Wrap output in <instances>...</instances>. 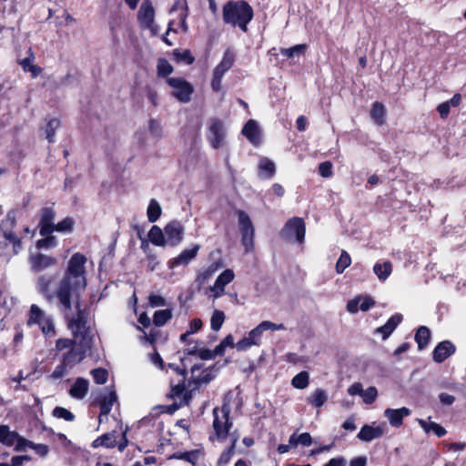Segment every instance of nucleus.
Returning <instances> with one entry per match:
<instances>
[{
  "label": "nucleus",
  "instance_id": "5701e85b",
  "mask_svg": "<svg viewBox=\"0 0 466 466\" xmlns=\"http://www.w3.org/2000/svg\"><path fill=\"white\" fill-rule=\"evenodd\" d=\"M192 378L194 383L197 386L201 384H207L210 382L214 379V375L212 374V370L206 369L202 370L201 364H196L191 369Z\"/></svg>",
  "mask_w": 466,
  "mask_h": 466
},
{
  "label": "nucleus",
  "instance_id": "f03ea898",
  "mask_svg": "<svg viewBox=\"0 0 466 466\" xmlns=\"http://www.w3.org/2000/svg\"><path fill=\"white\" fill-rule=\"evenodd\" d=\"M56 350L59 364L50 375L53 380L64 378L86 358L83 347L71 339H58L56 342Z\"/></svg>",
  "mask_w": 466,
  "mask_h": 466
},
{
  "label": "nucleus",
  "instance_id": "0e129e2a",
  "mask_svg": "<svg viewBox=\"0 0 466 466\" xmlns=\"http://www.w3.org/2000/svg\"><path fill=\"white\" fill-rule=\"evenodd\" d=\"M216 270H217L216 267H214V266L208 267L206 270H204L203 272H201L198 275L197 280L199 283H205L207 280H208L212 277V275L215 273Z\"/></svg>",
  "mask_w": 466,
  "mask_h": 466
},
{
  "label": "nucleus",
  "instance_id": "49530a36",
  "mask_svg": "<svg viewBox=\"0 0 466 466\" xmlns=\"http://www.w3.org/2000/svg\"><path fill=\"white\" fill-rule=\"evenodd\" d=\"M225 321V313L221 310L215 309L210 319V326L214 331H218Z\"/></svg>",
  "mask_w": 466,
  "mask_h": 466
},
{
  "label": "nucleus",
  "instance_id": "f8f14e48",
  "mask_svg": "<svg viewBox=\"0 0 466 466\" xmlns=\"http://www.w3.org/2000/svg\"><path fill=\"white\" fill-rule=\"evenodd\" d=\"M0 443L6 447H14L15 451H24L26 439L15 431H11L8 425L0 424Z\"/></svg>",
  "mask_w": 466,
  "mask_h": 466
},
{
  "label": "nucleus",
  "instance_id": "7c9ffc66",
  "mask_svg": "<svg viewBox=\"0 0 466 466\" xmlns=\"http://www.w3.org/2000/svg\"><path fill=\"white\" fill-rule=\"evenodd\" d=\"M116 444V432H108L101 435L96 438L92 442L93 448L105 447V448H114Z\"/></svg>",
  "mask_w": 466,
  "mask_h": 466
},
{
  "label": "nucleus",
  "instance_id": "9d476101",
  "mask_svg": "<svg viewBox=\"0 0 466 466\" xmlns=\"http://www.w3.org/2000/svg\"><path fill=\"white\" fill-rule=\"evenodd\" d=\"M186 377L182 376L177 384H174L173 380L170 381V398L175 400V403L169 407L171 410H177L184 405H187L191 400V393L186 389Z\"/></svg>",
  "mask_w": 466,
  "mask_h": 466
},
{
  "label": "nucleus",
  "instance_id": "4be33fe9",
  "mask_svg": "<svg viewBox=\"0 0 466 466\" xmlns=\"http://www.w3.org/2000/svg\"><path fill=\"white\" fill-rule=\"evenodd\" d=\"M401 321L402 315L396 313L392 315L383 326L377 328L375 333L381 334L382 339L385 340L391 335Z\"/></svg>",
  "mask_w": 466,
  "mask_h": 466
},
{
  "label": "nucleus",
  "instance_id": "c85d7f7f",
  "mask_svg": "<svg viewBox=\"0 0 466 466\" xmlns=\"http://www.w3.org/2000/svg\"><path fill=\"white\" fill-rule=\"evenodd\" d=\"M1 236L4 240L0 239V245L2 243L5 246L13 245L14 253L17 254L22 248L20 238L14 231H1Z\"/></svg>",
  "mask_w": 466,
  "mask_h": 466
},
{
  "label": "nucleus",
  "instance_id": "de8ad7c7",
  "mask_svg": "<svg viewBox=\"0 0 466 466\" xmlns=\"http://www.w3.org/2000/svg\"><path fill=\"white\" fill-rule=\"evenodd\" d=\"M200 454H201L200 451L193 450L190 451H186V452L175 455V458L186 461L195 466L198 461Z\"/></svg>",
  "mask_w": 466,
  "mask_h": 466
},
{
  "label": "nucleus",
  "instance_id": "052dcab7",
  "mask_svg": "<svg viewBox=\"0 0 466 466\" xmlns=\"http://www.w3.org/2000/svg\"><path fill=\"white\" fill-rule=\"evenodd\" d=\"M144 93L146 97L153 106H157L158 105V95L155 89H153L149 86H147L144 88Z\"/></svg>",
  "mask_w": 466,
  "mask_h": 466
},
{
  "label": "nucleus",
  "instance_id": "5fc2aeb1",
  "mask_svg": "<svg viewBox=\"0 0 466 466\" xmlns=\"http://www.w3.org/2000/svg\"><path fill=\"white\" fill-rule=\"evenodd\" d=\"M91 375L96 384H105L107 380L108 372L103 368H97L91 371Z\"/></svg>",
  "mask_w": 466,
  "mask_h": 466
},
{
  "label": "nucleus",
  "instance_id": "13d9d810",
  "mask_svg": "<svg viewBox=\"0 0 466 466\" xmlns=\"http://www.w3.org/2000/svg\"><path fill=\"white\" fill-rule=\"evenodd\" d=\"M378 396V390L375 387L370 386L365 390H363L361 397L363 399L364 403L372 404Z\"/></svg>",
  "mask_w": 466,
  "mask_h": 466
},
{
  "label": "nucleus",
  "instance_id": "0eeeda50",
  "mask_svg": "<svg viewBox=\"0 0 466 466\" xmlns=\"http://www.w3.org/2000/svg\"><path fill=\"white\" fill-rule=\"evenodd\" d=\"M230 408L228 404H223L221 409L213 410V428L218 439L225 440L228 434L232 422L229 420Z\"/></svg>",
  "mask_w": 466,
  "mask_h": 466
},
{
  "label": "nucleus",
  "instance_id": "79ce46f5",
  "mask_svg": "<svg viewBox=\"0 0 466 466\" xmlns=\"http://www.w3.org/2000/svg\"><path fill=\"white\" fill-rule=\"evenodd\" d=\"M16 226V217L14 211H9L1 221L0 231H14Z\"/></svg>",
  "mask_w": 466,
  "mask_h": 466
},
{
  "label": "nucleus",
  "instance_id": "ea45409f",
  "mask_svg": "<svg viewBox=\"0 0 466 466\" xmlns=\"http://www.w3.org/2000/svg\"><path fill=\"white\" fill-rule=\"evenodd\" d=\"M309 384V375L307 371H300L291 380V385L295 389L304 390Z\"/></svg>",
  "mask_w": 466,
  "mask_h": 466
},
{
  "label": "nucleus",
  "instance_id": "dca6fc26",
  "mask_svg": "<svg viewBox=\"0 0 466 466\" xmlns=\"http://www.w3.org/2000/svg\"><path fill=\"white\" fill-rule=\"evenodd\" d=\"M286 329V327L284 324H276L269 320H264L260 322L256 328L252 329L248 336V339L251 340V343H254V345H259L260 344V338L263 332L271 330H284Z\"/></svg>",
  "mask_w": 466,
  "mask_h": 466
},
{
  "label": "nucleus",
  "instance_id": "58836bf2",
  "mask_svg": "<svg viewBox=\"0 0 466 466\" xmlns=\"http://www.w3.org/2000/svg\"><path fill=\"white\" fill-rule=\"evenodd\" d=\"M370 116L378 125H382L385 120V107L380 102H375L372 105Z\"/></svg>",
  "mask_w": 466,
  "mask_h": 466
},
{
  "label": "nucleus",
  "instance_id": "4d7b16f0",
  "mask_svg": "<svg viewBox=\"0 0 466 466\" xmlns=\"http://www.w3.org/2000/svg\"><path fill=\"white\" fill-rule=\"evenodd\" d=\"M224 76L225 75L223 73H220L216 69L213 70L210 86L214 92L218 93L222 90L221 83Z\"/></svg>",
  "mask_w": 466,
  "mask_h": 466
},
{
  "label": "nucleus",
  "instance_id": "09e8293b",
  "mask_svg": "<svg viewBox=\"0 0 466 466\" xmlns=\"http://www.w3.org/2000/svg\"><path fill=\"white\" fill-rule=\"evenodd\" d=\"M157 71L158 76H167L173 72V66L165 58H159L157 61Z\"/></svg>",
  "mask_w": 466,
  "mask_h": 466
},
{
  "label": "nucleus",
  "instance_id": "338daca9",
  "mask_svg": "<svg viewBox=\"0 0 466 466\" xmlns=\"http://www.w3.org/2000/svg\"><path fill=\"white\" fill-rule=\"evenodd\" d=\"M451 107V106L449 105V103L447 101L443 102L438 106L437 111L439 112L441 118L445 119L448 117V116L450 114Z\"/></svg>",
  "mask_w": 466,
  "mask_h": 466
},
{
  "label": "nucleus",
  "instance_id": "39448f33",
  "mask_svg": "<svg viewBox=\"0 0 466 466\" xmlns=\"http://www.w3.org/2000/svg\"><path fill=\"white\" fill-rule=\"evenodd\" d=\"M37 324L46 337L52 338L56 335L53 319L46 316L44 311L35 304L30 308V315L27 325Z\"/></svg>",
  "mask_w": 466,
  "mask_h": 466
},
{
  "label": "nucleus",
  "instance_id": "e2e57ef3",
  "mask_svg": "<svg viewBox=\"0 0 466 466\" xmlns=\"http://www.w3.org/2000/svg\"><path fill=\"white\" fill-rule=\"evenodd\" d=\"M319 173L323 177H329L332 176V164L329 161H325L319 164Z\"/></svg>",
  "mask_w": 466,
  "mask_h": 466
},
{
  "label": "nucleus",
  "instance_id": "9b49d317",
  "mask_svg": "<svg viewBox=\"0 0 466 466\" xmlns=\"http://www.w3.org/2000/svg\"><path fill=\"white\" fill-rule=\"evenodd\" d=\"M208 141L214 149L223 147L226 144V127L222 120L212 118L207 134Z\"/></svg>",
  "mask_w": 466,
  "mask_h": 466
},
{
  "label": "nucleus",
  "instance_id": "69168bd1",
  "mask_svg": "<svg viewBox=\"0 0 466 466\" xmlns=\"http://www.w3.org/2000/svg\"><path fill=\"white\" fill-rule=\"evenodd\" d=\"M149 131L151 134L157 137H159L161 136V126L158 121L155 119H150L149 121Z\"/></svg>",
  "mask_w": 466,
  "mask_h": 466
},
{
  "label": "nucleus",
  "instance_id": "c03bdc74",
  "mask_svg": "<svg viewBox=\"0 0 466 466\" xmlns=\"http://www.w3.org/2000/svg\"><path fill=\"white\" fill-rule=\"evenodd\" d=\"M59 126H60V121H59V119H57L56 117L50 118L47 121L45 131H46V139L48 140V142L52 143L55 141V133H56V130L59 127Z\"/></svg>",
  "mask_w": 466,
  "mask_h": 466
},
{
  "label": "nucleus",
  "instance_id": "f257e3e1",
  "mask_svg": "<svg viewBox=\"0 0 466 466\" xmlns=\"http://www.w3.org/2000/svg\"><path fill=\"white\" fill-rule=\"evenodd\" d=\"M86 258L83 254H73L54 290L50 289L54 276L41 275L36 280L37 291L48 302L56 300V308L66 319L73 336L83 339H86L89 329L85 312L80 308V296L86 288Z\"/></svg>",
  "mask_w": 466,
  "mask_h": 466
},
{
  "label": "nucleus",
  "instance_id": "774afa93",
  "mask_svg": "<svg viewBox=\"0 0 466 466\" xmlns=\"http://www.w3.org/2000/svg\"><path fill=\"white\" fill-rule=\"evenodd\" d=\"M149 358H150V360L151 362L157 366V368H159L160 370H163L164 367H165V364H164V361L161 358V356L159 355L158 352L157 351H154L153 353H151L149 355Z\"/></svg>",
  "mask_w": 466,
  "mask_h": 466
},
{
  "label": "nucleus",
  "instance_id": "b1692460",
  "mask_svg": "<svg viewBox=\"0 0 466 466\" xmlns=\"http://www.w3.org/2000/svg\"><path fill=\"white\" fill-rule=\"evenodd\" d=\"M384 432V429L382 426H370V425H364L360 432L358 433V438L366 442H370L377 438H380L382 436Z\"/></svg>",
  "mask_w": 466,
  "mask_h": 466
},
{
  "label": "nucleus",
  "instance_id": "2f4dec72",
  "mask_svg": "<svg viewBox=\"0 0 466 466\" xmlns=\"http://www.w3.org/2000/svg\"><path fill=\"white\" fill-rule=\"evenodd\" d=\"M234 62L235 55L230 50H227L225 51L221 61L214 69L225 75L233 66Z\"/></svg>",
  "mask_w": 466,
  "mask_h": 466
},
{
  "label": "nucleus",
  "instance_id": "4468645a",
  "mask_svg": "<svg viewBox=\"0 0 466 466\" xmlns=\"http://www.w3.org/2000/svg\"><path fill=\"white\" fill-rule=\"evenodd\" d=\"M166 245L171 247L178 246L184 236V228L178 221H171L165 228Z\"/></svg>",
  "mask_w": 466,
  "mask_h": 466
},
{
  "label": "nucleus",
  "instance_id": "c9c22d12",
  "mask_svg": "<svg viewBox=\"0 0 466 466\" xmlns=\"http://www.w3.org/2000/svg\"><path fill=\"white\" fill-rule=\"evenodd\" d=\"M149 240L156 246L163 247L166 245L165 230L157 226H153L148 233Z\"/></svg>",
  "mask_w": 466,
  "mask_h": 466
},
{
  "label": "nucleus",
  "instance_id": "20e7f679",
  "mask_svg": "<svg viewBox=\"0 0 466 466\" xmlns=\"http://www.w3.org/2000/svg\"><path fill=\"white\" fill-rule=\"evenodd\" d=\"M238 224L241 234V243L246 252H249L254 248L255 228L248 214L244 210H237Z\"/></svg>",
  "mask_w": 466,
  "mask_h": 466
},
{
  "label": "nucleus",
  "instance_id": "8fccbe9b",
  "mask_svg": "<svg viewBox=\"0 0 466 466\" xmlns=\"http://www.w3.org/2000/svg\"><path fill=\"white\" fill-rule=\"evenodd\" d=\"M173 55L177 62H183L186 65H191L195 61L194 56L191 55L190 51L186 49L183 51H179L177 49L174 50Z\"/></svg>",
  "mask_w": 466,
  "mask_h": 466
},
{
  "label": "nucleus",
  "instance_id": "f3484780",
  "mask_svg": "<svg viewBox=\"0 0 466 466\" xmlns=\"http://www.w3.org/2000/svg\"><path fill=\"white\" fill-rule=\"evenodd\" d=\"M29 263L32 271L40 272L55 266L57 263V259L42 253H36L30 255Z\"/></svg>",
  "mask_w": 466,
  "mask_h": 466
},
{
  "label": "nucleus",
  "instance_id": "6e6d98bb",
  "mask_svg": "<svg viewBox=\"0 0 466 466\" xmlns=\"http://www.w3.org/2000/svg\"><path fill=\"white\" fill-rule=\"evenodd\" d=\"M224 76L225 75L223 73H220L216 69L213 70L210 86L214 92L218 93L222 90L221 83Z\"/></svg>",
  "mask_w": 466,
  "mask_h": 466
},
{
  "label": "nucleus",
  "instance_id": "7ed1b4c3",
  "mask_svg": "<svg viewBox=\"0 0 466 466\" xmlns=\"http://www.w3.org/2000/svg\"><path fill=\"white\" fill-rule=\"evenodd\" d=\"M222 13L225 24L238 27L244 33L248 31V25L254 16L253 8L244 0L228 2L223 6Z\"/></svg>",
  "mask_w": 466,
  "mask_h": 466
},
{
  "label": "nucleus",
  "instance_id": "ddd939ff",
  "mask_svg": "<svg viewBox=\"0 0 466 466\" xmlns=\"http://www.w3.org/2000/svg\"><path fill=\"white\" fill-rule=\"evenodd\" d=\"M39 234L40 236H46L53 234V228L55 226L56 210L54 207H45L39 210Z\"/></svg>",
  "mask_w": 466,
  "mask_h": 466
},
{
  "label": "nucleus",
  "instance_id": "6e6552de",
  "mask_svg": "<svg viewBox=\"0 0 466 466\" xmlns=\"http://www.w3.org/2000/svg\"><path fill=\"white\" fill-rule=\"evenodd\" d=\"M137 21L144 29H148L152 35H157L159 27L155 24V8L150 0H144L137 12Z\"/></svg>",
  "mask_w": 466,
  "mask_h": 466
},
{
  "label": "nucleus",
  "instance_id": "a19ab883",
  "mask_svg": "<svg viewBox=\"0 0 466 466\" xmlns=\"http://www.w3.org/2000/svg\"><path fill=\"white\" fill-rule=\"evenodd\" d=\"M75 221L72 218L66 217L57 224H55L53 228V233L55 231L60 233H71L74 229Z\"/></svg>",
  "mask_w": 466,
  "mask_h": 466
},
{
  "label": "nucleus",
  "instance_id": "a878e982",
  "mask_svg": "<svg viewBox=\"0 0 466 466\" xmlns=\"http://www.w3.org/2000/svg\"><path fill=\"white\" fill-rule=\"evenodd\" d=\"M89 382L87 380L78 378L69 390V394L72 398L82 400L86 397L88 391Z\"/></svg>",
  "mask_w": 466,
  "mask_h": 466
},
{
  "label": "nucleus",
  "instance_id": "72a5a7b5",
  "mask_svg": "<svg viewBox=\"0 0 466 466\" xmlns=\"http://www.w3.org/2000/svg\"><path fill=\"white\" fill-rule=\"evenodd\" d=\"M289 443L292 448H297L299 445L309 447L312 444V438L308 432H303L299 435L294 432L289 437Z\"/></svg>",
  "mask_w": 466,
  "mask_h": 466
},
{
  "label": "nucleus",
  "instance_id": "412c9836",
  "mask_svg": "<svg viewBox=\"0 0 466 466\" xmlns=\"http://www.w3.org/2000/svg\"><path fill=\"white\" fill-rule=\"evenodd\" d=\"M410 414V410L402 407L400 409H386L384 410V416L388 419L390 424L392 427L399 428L402 425V420L405 417Z\"/></svg>",
  "mask_w": 466,
  "mask_h": 466
},
{
  "label": "nucleus",
  "instance_id": "393cba45",
  "mask_svg": "<svg viewBox=\"0 0 466 466\" xmlns=\"http://www.w3.org/2000/svg\"><path fill=\"white\" fill-rule=\"evenodd\" d=\"M392 269V263L389 260H379L373 266V272L381 282H385L389 279Z\"/></svg>",
  "mask_w": 466,
  "mask_h": 466
},
{
  "label": "nucleus",
  "instance_id": "680f3d73",
  "mask_svg": "<svg viewBox=\"0 0 466 466\" xmlns=\"http://www.w3.org/2000/svg\"><path fill=\"white\" fill-rule=\"evenodd\" d=\"M148 303L152 308L164 307L167 305L165 298L157 294L149 295Z\"/></svg>",
  "mask_w": 466,
  "mask_h": 466
},
{
  "label": "nucleus",
  "instance_id": "a211bd4d",
  "mask_svg": "<svg viewBox=\"0 0 466 466\" xmlns=\"http://www.w3.org/2000/svg\"><path fill=\"white\" fill-rule=\"evenodd\" d=\"M235 278L234 271L230 268L225 269L216 279L214 285L210 288L214 299H218L225 293V287Z\"/></svg>",
  "mask_w": 466,
  "mask_h": 466
},
{
  "label": "nucleus",
  "instance_id": "c756f323",
  "mask_svg": "<svg viewBox=\"0 0 466 466\" xmlns=\"http://www.w3.org/2000/svg\"><path fill=\"white\" fill-rule=\"evenodd\" d=\"M116 400L117 396L115 390H110L108 394L102 397L100 401L101 417L107 418Z\"/></svg>",
  "mask_w": 466,
  "mask_h": 466
},
{
  "label": "nucleus",
  "instance_id": "6ab92c4d",
  "mask_svg": "<svg viewBox=\"0 0 466 466\" xmlns=\"http://www.w3.org/2000/svg\"><path fill=\"white\" fill-rule=\"evenodd\" d=\"M242 134L254 146L258 147L262 142L261 130L257 121L248 120L242 128Z\"/></svg>",
  "mask_w": 466,
  "mask_h": 466
},
{
  "label": "nucleus",
  "instance_id": "3c124183",
  "mask_svg": "<svg viewBox=\"0 0 466 466\" xmlns=\"http://www.w3.org/2000/svg\"><path fill=\"white\" fill-rule=\"evenodd\" d=\"M306 47V45H296L289 48H282L280 54L288 58H293L296 56L301 55Z\"/></svg>",
  "mask_w": 466,
  "mask_h": 466
},
{
  "label": "nucleus",
  "instance_id": "603ef678",
  "mask_svg": "<svg viewBox=\"0 0 466 466\" xmlns=\"http://www.w3.org/2000/svg\"><path fill=\"white\" fill-rule=\"evenodd\" d=\"M26 448L33 449L40 457H46L49 452V448L46 444H35L33 441L26 440V444H24V450Z\"/></svg>",
  "mask_w": 466,
  "mask_h": 466
},
{
  "label": "nucleus",
  "instance_id": "864d4df0",
  "mask_svg": "<svg viewBox=\"0 0 466 466\" xmlns=\"http://www.w3.org/2000/svg\"><path fill=\"white\" fill-rule=\"evenodd\" d=\"M53 416L58 419H64L66 421H73L75 415L68 410L63 407H56L52 412Z\"/></svg>",
  "mask_w": 466,
  "mask_h": 466
},
{
  "label": "nucleus",
  "instance_id": "bb28decb",
  "mask_svg": "<svg viewBox=\"0 0 466 466\" xmlns=\"http://www.w3.org/2000/svg\"><path fill=\"white\" fill-rule=\"evenodd\" d=\"M276 172V167L273 161L267 157L260 158L258 162V176L264 179L271 178Z\"/></svg>",
  "mask_w": 466,
  "mask_h": 466
},
{
  "label": "nucleus",
  "instance_id": "4c0bfd02",
  "mask_svg": "<svg viewBox=\"0 0 466 466\" xmlns=\"http://www.w3.org/2000/svg\"><path fill=\"white\" fill-rule=\"evenodd\" d=\"M172 318V310L170 309H159L155 311L153 315V323L161 327L164 326Z\"/></svg>",
  "mask_w": 466,
  "mask_h": 466
},
{
  "label": "nucleus",
  "instance_id": "aec40b11",
  "mask_svg": "<svg viewBox=\"0 0 466 466\" xmlns=\"http://www.w3.org/2000/svg\"><path fill=\"white\" fill-rule=\"evenodd\" d=\"M455 346L450 340L440 342L432 352V358L435 362L441 363L455 352Z\"/></svg>",
  "mask_w": 466,
  "mask_h": 466
},
{
  "label": "nucleus",
  "instance_id": "e433bc0d",
  "mask_svg": "<svg viewBox=\"0 0 466 466\" xmlns=\"http://www.w3.org/2000/svg\"><path fill=\"white\" fill-rule=\"evenodd\" d=\"M161 213L162 209L159 203L154 198L151 199L147 209L148 221L151 223L156 222L160 218Z\"/></svg>",
  "mask_w": 466,
  "mask_h": 466
},
{
  "label": "nucleus",
  "instance_id": "2eb2a0df",
  "mask_svg": "<svg viewBox=\"0 0 466 466\" xmlns=\"http://www.w3.org/2000/svg\"><path fill=\"white\" fill-rule=\"evenodd\" d=\"M200 248V245L194 244L190 248L182 250L178 256L167 262L168 268L175 269L179 266H187L197 257Z\"/></svg>",
  "mask_w": 466,
  "mask_h": 466
},
{
  "label": "nucleus",
  "instance_id": "bf43d9fd",
  "mask_svg": "<svg viewBox=\"0 0 466 466\" xmlns=\"http://www.w3.org/2000/svg\"><path fill=\"white\" fill-rule=\"evenodd\" d=\"M234 453L235 451L232 450V448H227L224 450L218 460V466H226L228 464Z\"/></svg>",
  "mask_w": 466,
  "mask_h": 466
},
{
  "label": "nucleus",
  "instance_id": "a18cd8bd",
  "mask_svg": "<svg viewBox=\"0 0 466 466\" xmlns=\"http://www.w3.org/2000/svg\"><path fill=\"white\" fill-rule=\"evenodd\" d=\"M351 258L346 250H342L336 263V272L341 274L350 265Z\"/></svg>",
  "mask_w": 466,
  "mask_h": 466
},
{
  "label": "nucleus",
  "instance_id": "423d86ee",
  "mask_svg": "<svg viewBox=\"0 0 466 466\" xmlns=\"http://www.w3.org/2000/svg\"><path fill=\"white\" fill-rule=\"evenodd\" d=\"M306 233L305 222L301 218L294 217L289 219L280 230V238L286 240H296L301 244L304 242Z\"/></svg>",
  "mask_w": 466,
  "mask_h": 466
},
{
  "label": "nucleus",
  "instance_id": "cd10ccee",
  "mask_svg": "<svg viewBox=\"0 0 466 466\" xmlns=\"http://www.w3.org/2000/svg\"><path fill=\"white\" fill-rule=\"evenodd\" d=\"M328 393L325 390L318 388L308 398L307 402L315 408H321L328 400Z\"/></svg>",
  "mask_w": 466,
  "mask_h": 466
},
{
  "label": "nucleus",
  "instance_id": "f704fd0d",
  "mask_svg": "<svg viewBox=\"0 0 466 466\" xmlns=\"http://www.w3.org/2000/svg\"><path fill=\"white\" fill-rule=\"evenodd\" d=\"M418 422L420 426L424 430L426 433H429L430 431H433L438 437H442L446 434V430L441 426L440 424L431 421L427 422L424 420H418Z\"/></svg>",
  "mask_w": 466,
  "mask_h": 466
},
{
  "label": "nucleus",
  "instance_id": "473e14b6",
  "mask_svg": "<svg viewBox=\"0 0 466 466\" xmlns=\"http://www.w3.org/2000/svg\"><path fill=\"white\" fill-rule=\"evenodd\" d=\"M415 341L418 344V348L420 350H424L430 341L431 339V331L425 326H420L415 334Z\"/></svg>",
  "mask_w": 466,
  "mask_h": 466
},
{
  "label": "nucleus",
  "instance_id": "1a4fd4ad",
  "mask_svg": "<svg viewBox=\"0 0 466 466\" xmlns=\"http://www.w3.org/2000/svg\"><path fill=\"white\" fill-rule=\"evenodd\" d=\"M167 85L172 87V96L181 103H187L190 101L194 92L193 86L183 77H168L167 78Z\"/></svg>",
  "mask_w": 466,
  "mask_h": 466
},
{
  "label": "nucleus",
  "instance_id": "37998d69",
  "mask_svg": "<svg viewBox=\"0 0 466 466\" xmlns=\"http://www.w3.org/2000/svg\"><path fill=\"white\" fill-rule=\"evenodd\" d=\"M42 237L43 238L38 239L35 243L38 249H50L57 246V239L52 234Z\"/></svg>",
  "mask_w": 466,
  "mask_h": 466
}]
</instances>
